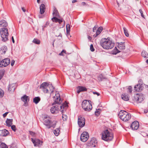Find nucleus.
<instances>
[{"label":"nucleus","mask_w":148,"mask_h":148,"mask_svg":"<svg viewBox=\"0 0 148 148\" xmlns=\"http://www.w3.org/2000/svg\"><path fill=\"white\" fill-rule=\"evenodd\" d=\"M40 88L45 93H48L49 90L51 91V95L53 97L54 101L57 103L60 102V95L58 92L53 91L54 88L51 85H49L47 82H43L41 85Z\"/></svg>","instance_id":"obj_1"},{"label":"nucleus","mask_w":148,"mask_h":148,"mask_svg":"<svg viewBox=\"0 0 148 148\" xmlns=\"http://www.w3.org/2000/svg\"><path fill=\"white\" fill-rule=\"evenodd\" d=\"M100 44L104 49H112L114 45V42L109 37L102 38L100 41Z\"/></svg>","instance_id":"obj_2"},{"label":"nucleus","mask_w":148,"mask_h":148,"mask_svg":"<svg viewBox=\"0 0 148 148\" xmlns=\"http://www.w3.org/2000/svg\"><path fill=\"white\" fill-rule=\"evenodd\" d=\"M102 139L105 141H110L112 140L113 138V134L108 130H106L103 131L102 134Z\"/></svg>","instance_id":"obj_3"},{"label":"nucleus","mask_w":148,"mask_h":148,"mask_svg":"<svg viewBox=\"0 0 148 148\" xmlns=\"http://www.w3.org/2000/svg\"><path fill=\"white\" fill-rule=\"evenodd\" d=\"M62 101L60 100V102L59 103H57L54 101V103L55 104H58V105H56L53 106L51 108L50 111L52 114H57L60 111L62 108H63V106L60 104H58L61 103Z\"/></svg>","instance_id":"obj_4"},{"label":"nucleus","mask_w":148,"mask_h":148,"mask_svg":"<svg viewBox=\"0 0 148 148\" xmlns=\"http://www.w3.org/2000/svg\"><path fill=\"white\" fill-rule=\"evenodd\" d=\"M144 97L142 93L135 94L132 98V102L133 103H140L143 100Z\"/></svg>","instance_id":"obj_5"},{"label":"nucleus","mask_w":148,"mask_h":148,"mask_svg":"<svg viewBox=\"0 0 148 148\" xmlns=\"http://www.w3.org/2000/svg\"><path fill=\"white\" fill-rule=\"evenodd\" d=\"M119 116L120 118L123 121L125 122H129L130 116L128 112L124 110L120 111Z\"/></svg>","instance_id":"obj_6"},{"label":"nucleus","mask_w":148,"mask_h":148,"mask_svg":"<svg viewBox=\"0 0 148 148\" xmlns=\"http://www.w3.org/2000/svg\"><path fill=\"white\" fill-rule=\"evenodd\" d=\"M82 108L86 111H89L92 109L91 104L89 101L84 100L82 103Z\"/></svg>","instance_id":"obj_7"},{"label":"nucleus","mask_w":148,"mask_h":148,"mask_svg":"<svg viewBox=\"0 0 148 148\" xmlns=\"http://www.w3.org/2000/svg\"><path fill=\"white\" fill-rule=\"evenodd\" d=\"M53 14L54 17L52 18L51 20L53 22L56 23H58L59 24H61L63 22V20L62 18L59 19L56 17V16L58 17L59 16V13L56 9H55L54 10L53 13Z\"/></svg>","instance_id":"obj_8"},{"label":"nucleus","mask_w":148,"mask_h":148,"mask_svg":"<svg viewBox=\"0 0 148 148\" xmlns=\"http://www.w3.org/2000/svg\"><path fill=\"white\" fill-rule=\"evenodd\" d=\"M0 34L3 41H6L8 40V33L7 29L5 28L1 29L0 30Z\"/></svg>","instance_id":"obj_9"},{"label":"nucleus","mask_w":148,"mask_h":148,"mask_svg":"<svg viewBox=\"0 0 148 148\" xmlns=\"http://www.w3.org/2000/svg\"><path fill=\"white\" fill-rule=\"evenodd\" d=\"M125 49L124 42H121L118 44L117 48L115 47L114 49V53L116 54L121 52V51Z\"/></svg>","instance_id":"obj_10"},{"label":"nucleus","mask_w":148,"mask_h":148,"mask_svg":"<svg viewBox=\"0 0 148 148\" xmlns=\"http://www.w3.org/2000/svg\"><path fill=\"white\" fill-rule=\"evenodd\" d=\"M57 123V121H54L53 122V123L52 124L50 120V118L49 117H46L44 120V124L47 126L50 125V127H53L56 125Z\"/></svg>","instance_id":"obj_11"},{"label":"nucleus","mask_w":148,"mask_h":148,"mask_svg":"<svg viewBox=\"0 0 148 148\" xmlns=\"http://www.w3.org/2000/svg\"><path fill=\"white\" fill-rule=\"evenodd\" d=\"M10 63V60L8 58H5L0 62V67H5Z\"/></svg>","instance_id":"obj_12"},{"label":"nucleus","mask_w":148,"mask_h":148,"mask_svg":"<svg viewBox=\"0 0 148 148\" xmlns=\"http://www.w3.org/2000/svg\"><path fill=\"white\" fill-rule=\"evenodd\" d=\"M89 138V136L88 132H84L82 134L81 136L80 139L82 141L85 142L88 140Z\"/></svg>","instance_id":"obj_13"},{"label":"nucleus","mask_w":148,"mask_h":148,"mask_svg":"<svg viewBox=\"0 0 148 148\" xmlns=\"http://www.w3.org/2000/svg\"><path fill=\"white\" fill-rule=\"evenodd\" d=\"M85 119L82 116H79L78 117V123L79 126L82 127L84 126L85 124Z\"/></svg>","instance_id":"obj_14"},{"label":"nucleus","mask_w":148,"mask_h":148,"mask_svg":"<svg viewBox=\"0 0 148 148\" xmlns=\"http://www.w3.org/2000/svg\"><path fill=\"white\" fill-rule=\"evenodd\" d=\"M139 127V123L137 121H135L133 122L130 126V127L133 130L138 129Z\"/></svg>","instance_id":"obj_15"},{"label":"nucleus","mask_w":148,"mask_h":148,"mask_svg":"<svg viewBox=\"0 0 148 148\" xmlns=\"http://www.w3.org/2000/svg\"><path fill=\"white\" fill-rule=\"evenodd\" d=\"M144 87L143 85L139 84L136 85L134 87V90L135 92H140L143 89Z\"/></svg>","instance_id":"obj_16"},{"label":"nucleus","mask_w":148,"mask_h":148,"mask_svg":"<svg viewBox=\"0 0 148 148\" xmlns=\"http://www.w3.org/2000/svg\"><path fill=\"white\" fill-rule=\"evenodd\" d=\"M97 143L96 140L94 138H92L90 140L88 145L92 147H96Z\"/></svg>","instance_id":"obj_17"},{"label":"nucleus","mask_w":148,"mask_h":148,"mask_svg":"<svg viewBox=\"0 0 148 148\" xmlns=\"http://www.w3.org/2000/svg\"><path fill=\"white\" fill-rule=\"evenodd\" d=\"M32 141L33 143H34L35 146H39L40 145H42V142L40 140L38 139H35L34 140L32 139Z\"/></svg>","instance_id":"obj_18"},{"label":"nucleus","mask_w":148,"mask_h":148,"mask_svg":"<svg viewBox=\"0 0 148 148\" xmlns=\"http://www.w3.org/2000/svg\"><path fill=\"white\" fill-rule=\"evenodd\" d=\"M77 92L79 94L80 92L86 91L87 90V89L84 87L79 86L77 87Z\"/></svg>","instance_id":"obj_19"},{"label":"nucleus","mask_w":148,"mask_h":148,"mask_svg":"<svg viewBox=\"0 0 148 148\" xmlns=\"http://www.w3.org/2000/svg\"><path fill=\"white\" fill-rule=\"evenodd\" d=\"M7 48L6 46H3L1 47L0 49V52L1 54H5L7 51Z\"/></svg>","instance_id":"obj_20"},{"label":"nucleus","mask_w":148,"mask_h":148,"mask_svg":"<svg viewBox=\"0 0 148 148\" xmlns=\"http://www.w3.org/2000/svg\"><path fill=\"white\" fill-rule=\"evenodd\" d=\"M13 119H7L6 121V126L8 127H10L12 124Z\"/></svg>","instance_id":"obj_21"},{"label":"nucleus","mask_w":148,"mask_h":148,"mask_svg":"<svg viewBox=\"0 0 148 148\" xmlns=\"http://www.w3.org/2000/svg\"><path fill=\"white\" fill-rule=\"evenodd\" d=\"M15 88V84H13L9 85L8 87V90L10 91H14Z\"/></svg>","instance_id":"obj_22"},{"label":"nucleus","mask_w":148,"mask_h":148,"mask_svg":"<svg viewBox=\"0 0 148 148\" xmlns=\"http://www.w3.org/2000/svg\"><path fill=\"white\" fill-rule=\"evenodd\" d=\"M45 5L44 4H42L40 6V13L42 14L45 11Z\"/></svg>","instance_id":"obj_23"},{"label":"nucleus","mask_w":148,"mask_h":148,"mask_svg":"<svg viewBox=\"0 0 148 148\" xmlns=\"http://www.w3.org/2000/svg\"><path fill=\"white\" fill-rule=\"evenodd\" d=\"M9 134L8 131L6 130H4L1 131V135L2 136H6Z\"/></svg>","instance_id":"obj_24"},{"label":"nucleus","mask_w":148,"mask_h":148,"mask_svg":"<svg viewBox=\"0 0 148 148\" xmlns=\"http://www.w3.org/2000/svg\"><path fill=\"white\" fill-rule=\"evenodd\" d=\"M103 30V28L102 27H100L98 28L96 32V34L93 35V36L95 37H96L98 35L100 34L101 32Z\"/></svg>","instance_id":"obj_25"},{"label":"nucleus","mask_w":148,"mask_h":148,"mask_svg":"<svg viewBox=\"0 0 148 148\" xmlns=\"http://www.w3.org/2000/svg\"><path fill=\"white\" fill-rule=\"evenodd\" d=\"M8 24L6 21L4 20L0 21V27H6L7 26Z\"/></svg>","instance_id":"obj_26"},{"label":"nucleus","mask_w":148,"mask_h":148,"mask_svg":"<svg viewBox=\"0 0 148 148\" xmlns=\"http://www.w3.org/2000/svg\"><path fill=\"white\" fill-rule=\"evenodd\" d=\"M122 99L125 101H128L129 100V97L126 94H123L121 96Z\"/></svg>","instance_id":"obj_27"},{"label":"nucleus","mask_w":148,"mask_h":148,"mask_svg":"<svg viewBox=\"0 0 148 148\" xmlns=\"http://www.w3.org/2000/svg\"><path fill=\"white\" fill-rule=\"evenodd\" d=\"M21 99L26 104V103L27 102V100H29L28 97L25 95L21 97Z\"/></svg>","instance_id":"obj_28"},{"label":"nucleus","mask_w":148,"mask_h":148,"mask_svg":"<svg viewBox=\"0 0 148 148\" xmlns=\"http://www.w3.org/2000/svg\"><path fill=\"white\" fill-rule=\"evenodd\" d=\"M142 56L144 58H148V53L145 51H143L141 53Z\"/></svg>","instance_id":"obj_29"},{"label":"nucleus","mask_w":148,"mask_h":148,"mask_svg":"<svg viewBox=\"0 0 148 148\" xmlns=\"http://www.w3.org/2000/svg\"><path fill=\"white\" fill-rule=\"evenodd\" d=\"M40 99L39 97H36L33 99V101L36 104H37L40 101Z\"/></svg>","instance_id":"obj_30"},{"label":"nucleus","mask_w":148,"mask_h":148,"mask_svg":"<svg viewBox=\"0 0 148 148\" xmlns=\"http://www.w3.org/2000/svg\"><path fill=\"white\" fill-rule=\"evenodd\" d=\"M123 29L125 35L127 37H128L129 36V34L127 29L126 27H124L123 28Z\"/></svg>","instance_id":"obj_31"},{"label":"nucleus","mask_w":148,"mask_h":148,"mask_svg":"<svg viewBox=\"0 0 148 148\" xmlns=\"http://www.w3.org/2000/svg\"><path fill=\"white\" fill-rule=\"evenodd\" d=\"M59 130L58 129H56L54 130V133L56 136H57L59 135Z\"/></svg>","instance_id":"obj_32"},{"label":"nucleus","mask_w":148,"mask_h":148,"mask_svg":"<svg viewBox=\"0 0 148 148\" xmlns=\"http://www.w3.org/2000/svg\"><path fill=\"white\" fill-rule=\"evenodd\" d=\"M33 42L37 44H39L40 43V41L39 40L36 38H34L33 40Z\"/></svg>","instance_id":"obj_33"},{"label":"nucleus","mask_w":148,"mask_h":148,"mask_svg":"<svg viewBox=\"0 0 148 148\" xmlns=\"http://www.w3.org/2000/svg\"><path fill=\"white\" fill-rule=\"evenodd\" d=\"M0 148H8L7 146L4 143H2L0 145Z\"/></svg>","instance_id":"obj_34"},{"label":"nucleus","mask_w":148,"mask_h":148,"mask_svg":"<svg viewBox=\"0 0 148 148\" xmlns=\"http://www.w3.org/2000/svg\"><path fill=\"white\" fill-rule=\"evenodd\" d=\"M5 71L4 70L0 71V80L1 79L3 76Z\"/></svg>","instance_id":"obj_35"},{"label":"nucleus","mask_w":148,"mask_h":148,"mask_svg":"<svg viewBox=\"0 0 148 148\" xmlns=\"http://www.w3.org/2000/svg\"><path fill=\"white\" fill-rule=\"evenodd\" d=\"M105 78L101 74L99 75L98 77V79L99 81H102L103 79Z\"/></svg>","instance_id":"obj_36"},{"label":"nucleus","mask_w":148,"mask_h":148,"mask_svg":"<svg viewBox=\"0 0 148 148\" xmlns=\"http://www.w3.org/2000/svg\"><path fill=\"white\" fill-rule=\"evenodd\" d=\"M66 32L67 34H69L70 29V26L69 24H67L66 26Z\"/></svg>","instance_id":"obj_37"},{"label":"nucleus","mask_w":148,"mask_h":148,"mask_svg":"<svg viewBox=\"0 0 148 148\" xmlns=\"http://www.w3.org/2000/svg\"><path fill=\"white\" fill-rule=\"evenodd\" d=\"M4 95V92L1 89H0V97H2Z\"/></svg>","instance_id":"obj_38"},{"label":"nucleus","mask_w":148,"mask_h":148,"mask_svg":"<svg viewBox=\"0 0 148 148\" xmlns=\"http://www.w3.org/2000/svg\"><path fill=\"white\" fill-rule=\"evenodd\" d=\"M62 118L64 121H66L67 118V117L66 115L62 114Z\"/></svg>","instance_id":"obj_39"},{"label":"nucleus","mask_w":148,"mask_h":148,"mask_svg":"<svg viewBox=\"0 0 148 148\" xmlns=\"http://www.w3.org/2000/svg\"><path fill=\"white\" fill-rule=\"evenodd\" d=\"M99 110H97L95 112V114L97 116H98L99 115L100 113Z\"/></svg>","instance_id":"obj_40"},{"label":"nucleus","mask_w":148,"mask_h":148,"mask_svg":"<svg viewBox=\"0 0 148 148\" xmlns=\"http://www.w3.org/2000/svg\"><path fill=\"white\" fill-rule=\"evenodd\" d=\"M12 129L14 132H15L16 130V127L15 125H12L11 126Z\"/></svg>","instance_id":"obj_41"},{"label":"nucleus","mask_w":148,"mask_h":148,"mask_svg":"<svg viewBox=\"0 0 148 148\" xmlns=\"http://www.w3.org/2000/svg\"><path fill=\"white\" fill-rule=\"evenodd\" d=\"M48 25H49V23L47 22L45 25L43 26H42V30L44 31V28L47 27Z\"/></svg>","instance_id":"obj_42"},{"label":"nucleus","mask_w":148,"mask_h":148,"mask_svg":"<svg viewBox=\"0 0 148 148\" xmlns=\"http://www.w3.org/2000/svg\"><path fill=\"white\" fill-rule=\"evenodd\" d=\"M90 50L92 51H93L95 50L92 44H91L90 46Z\"/></svg>","instance_id":"obj_43"},{"label":"nucleus","mask_w":148,"mask_h":148,"mask_svg":"<svg viewBox=\"0 0 148 148\" xmlns=\"http://www.w3.org/2000/svg\"><path fill=\"white\" fill-rule=\"evenodd\" d=\"M66 52V51L64 50H63L62 52H61L60 53L59 55H60V56H64V55H63V53H65Z\"/></svg>","instance_id":"obj_44"},{"label":"nucleus","mask_w":148,"mask_h":148,"mask_svg":"<svg viewBox=\"0 0 148 148\" xmlns=\"http://www.w3.org/2000/svg\"><path fill=\"white\" fill-rule=\"evenodd\" d=\"M139 12H140V14H141V16L143 17V18H144V16L143 15V11H142V10L141 9H140L139 10Z\"/></svg>","instance_id":"obj_45"},{"label":"nucleus","mask_w":148,"mask_h":148,"mask_svg":"<svg viewBox=\"0 0 148 148\" xmlns=\"http://www.w3.org/2000/svg\"><path fill=\"white\" fill-rule=\"evenodd\" d=\"M15 62V61L14 60H12L11 61V65L12 66H14V64Z\"/></svg>","instance_id":"obj_46"},{"label":"nucleus","mask_w":148,"mask_h":148,"mask_svg":"<svg viewBox=\"0 0 148 148\" xmlns=\"http://www.w3.org/2000/svg\"><path fill=\"white\" fill-rule=\"evenodd\" d=\"M93 93L94 95H97V96L100 95V94L99 93L96 92H93Z\"/></svg>","instance_id":"obj_47"},{"label":"nucleus","mask_w":148,"mask_h":148,"mask_svg":"<svg viewBox=\"0 0 148 148\" xmlns=\"http://www.w3.org/2000/svg\"><path fill=\"white\" fill-rule=\"evenodd\" d=\"M8 112H6L3 114V116L4 118L5 117L8 113Z\"/></svg>","instance_id":"obj_48"},{"label":"nucleus","mask_w":148,"mask_h":148,"mask_svg":"<svg viewBox=\"0 0 148 148\" xmlns=\"http://www.w3.org/2000/svg\"><path fill=\"white\" fill-rule=\"evenodd\" d=\"M97 27H96V26H94V27L93 28V31L94 32L96 30Z\"/></svg>","instance_id":"obj_49"},{"label":"nucleus","mask_w":148,"mask_h":148,"mask_svg":"<svg viewBox=\"0 0 148 148\" xmlns=\"http://www.w3.org/2000/svg\"><path fill=\"white\" fill-rule=\"evenodd\" d=\"M144 113H146L148 112V110L147 109H145L144 110Z\"/></svg>","instance_id":"obj_50"},{"label":"nucleus","mask_w":148,"mask_h":148,"mask_svg":"<svg viewBox=\"0 0 148 148\" xmlns=\"http://www.w3.org/2000/svg\"><path fill=\"white\" fill-rule=\"evenodd\" d=\"M21 8H22V9L23 11L24 12H25L26 10H25V9L24 7H22Z\"/></svg>","instance_id":"obj_51"},{"label":"nucleus","mask_w":148,"mask_h":148,"mask_svg":"<svg viewBox=\"0 0 148 148\" xmlns=\"http://www.w3.org/2000/svg\"><path fill=\"white\" fill-rule=\"evenodd\" d=\"M88 39L89 40H91L92 39V38L90 36H88Z\"/></svg>","instance_id":"obj_52"},{"label":"nucleus","mask_w":148,"mask_h":148,"mask_svg":"<svg viewBox=\"0 0 148 148\" xmlns=\"http://www.w3.org/2000/svg\"><path fill=\"white\" fill-rule=\"evenodd\" d=\"M12 41L13 42V43H14V38H13V36H12Z\"/></svg>","instance_id":"obj_53"},{"label":"nucleus","mask_w":148,"mask_h":148,"mask_svg":"<svg viewBox=\"0 0 148 148\" xmlns=\"http://www.w3.org/2000/svg\"><path fill=\"white\" fill-rule=\"evenodd\" d=\"M77 2V1L76 0H74L72 1V3H74Z\"/></svg>","instance_id":"obj_54"},{"label":"nucleus","mask_w":148,"mask_h":148,"mask_svg":"<svg viewBox=\"0 0 148 148\" xmlns=\"http://www.w3.org/2000/svg\"><path fill=\"white\" fill-rule=\"evenodd\" d=\"M116 2H117V4L118 5V6H119V3L118 2L117 0H116Z\"/></svg>","instance_id":"obj_55"},{"label":"nucleus","mask_w":148,"mask_h":148,"mask_svg":"<svg viewBox=\"0 0 148 148\" xmlns=\"http://www.w3.org/2000/svg\"><path fill=\"white\" fill-rule=\"evenodd\" d=\"M146 62L147 64H148V59H147L146 60Z\"/></svg>","instance_id":"obj_56"},{"label":"nucleus","mask_w":148,"mask_h":148,"mask_svg":"<svg viewBox=\"0 0 148 148\" xmlns=\"http://www.w3.org/2000/svg\"><path fill=\"white\" fill-rule=\"evenodd\" d=\"M82 4L83 5H84L85 4V2H82Z\"/></svg>","instance_id":"obj_57"},{"label":"nucleus","mask_w":148,"mask_h":148,"mask_svg":"<svg viewBox=\"0 0 148 148\" xmlns=\"http://www.w3.org/2000/svg\"><path fill=\"white\" fill-rule=\"evenodd\" d=\"M37 2L38 3H39L40 2V0H37Z\"/></svg>","instance_id":"obj_58"},{"label":"nucleus","mask_w":148,"mask_h":148,"mask_svg":"<svg viewBox=\"0 0 148 148\" xmlns=\"http://www.w3.org/2000/svg\"><path fill=\"white\" fill-rule=\"evenodd\" d=\"M131 88H132L131 86H130V92H131L132 91L131 90Z\"/></svg>","instance_id":"obj_59"},{"label":"nucleus","mask_w":148,"mask_h":148,"mask_svg":"<svg viewBox=\"0 0 148 148\" xmlns=\"http://www.w3.org/2000/svg\"><path fill=\"white\" fill-rule=\"evenodd\" d=\"M30 133L31 134H32V133H33V132H30Z\"/></svg>","instance_id":"obj_60"},{"label":"nucleus","mask_w":148,"mask_h":148,"mask_svg":"<svg viewBox=\"0 0 148 148\" xmlns=\"http://www.w3.org/2000/svg\"><path fill=\"white\" fill-rule=\"evenodd\" d=\"M64 25L62 26H64Z\"/></svg>","instance_id":"obj_61"},{"label":"nucleus","mask_w":148,"mask_h":148,"mask_svg":"<svg viewBox=\"0 0 148 148\" xmlns=\"http://www.w3.org/2000/svg\"><path fill=\"white\" fill-rule=\"evenodd\" d=\"M130 88V86H129L128 87V88L129 90H130V88Z\"/></svg>","instance_id":"obj_62"},{"label":"nucleus","mask_w":148,"mask_h":148,"mask_svg":"<svg viewBox=\"0 0 148 148\" xmlns=\"http://www.w3.org/2000/svg\"><path fill=\"white\" fill-rule=\"evenodd\" d=\"M1 60V57H0V60Z\"/></svg>","instance_id":"obj_63"},{"label":"nucleus","mask_w":148,"mask_h":148,"mask_svg":"<svg viewBox=\"0 0 148 148\" xmlns=\"http://www.w3.org/2000/svg\"><path fill=\"white\" fill-rule=\"evenodd\" d=\"M1 142V139H0V143Z\"/></svg>","instance_id":"obj_64"}]
</instances>
